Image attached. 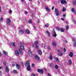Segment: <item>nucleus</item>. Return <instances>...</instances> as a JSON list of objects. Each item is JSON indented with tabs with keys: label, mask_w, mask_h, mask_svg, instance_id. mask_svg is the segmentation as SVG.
Masks as SVG:
<instances>
[{
	"label": "nucleus",
	"mask_w": 76,
	"mask_h": 76,
	"mask_svg": "<svg viewBox=\"0 0 76 76\" xmlns=\"http://www.w3.org/2000/svg\"><path fill=\"white\" fill-rule=\"evenodd\" d=\"M10 22H11V21H10V19L7 18V23L8 26H9V25H10Z\"/></svg>",
	"instance_id": "1"
},
{
	"label": "nucleus",
	"mask_w": 76,
	"mask_h": 76,
	"mask_svg": "<svg viewBox=\"0 0 76 76\" xmlns=\"http://www.w3.org/2000/svg\"><path fill=\"white\" fill-rule=\"evenodd\" d=\"M55 12L56 13V16H59V15H60V14H59V13H59V11L56 8L55 9Z\"/></svg>",
	"instance_id": "2"
},
{
	"label": "nucleus",
	"mask_w": 76,
	"mask_h": 76,
	"mask_svg": "<svg viewBox=\"0 0 76 76\" xmlns=\"http://www.w3.org/2000/svg\"><path fill=\"white\" fill-rule=\"evenodd\" d=\"M61 4H67V2H66V1L65 0H61Z\"/></svg>",
	"instance_id": "3"
},
{
	"label": "nucleus",
	"mask_w": 76,
	"mask_h": 76,
	"mask_svg": "<svg viewBox=\"0 0 76 76\" xmlns=\"http://www.w3.org/2000/svg\"><path fill=\"white\" fill-rule=\"evenodd\" d=\"M26 69L28 71L31 70V66L30 65H28V66L26 68Z\"/></svg>",
	"instance_id": "4"
},
{
	"label": "nucleus",
	"mask_w": 76,
	"mask_h": 76,
	"mask_svg": "<svg viewBox=\"0 0 76 76\" xmlns=\"http://www.w3.org/2000/svg\"><path fill=\"white\" fill-rule=\"evenodd\" d=\"M37 71L38 72H39V73H41L42 74L43 73V70L42 69H37Z\"/></svg>",
	"instance_id": "5"
},
{
	"label": "nucleus",
	"mask_w": 76,
	"mask_h": 76,
	"mask_svg": "<svg viewBox=\"0 0 76 76\" xmlns=\"http://www.w3.org/2000/svg\"><path fill=\"white\" fill-rule=\"evenodd\" d=\"M53 36L54 37H56V36H57V34H56V32H55V31L54 30H53Z\"/></svg>",
	"instance_id": "6"
},
{
	"label": "nucleus",
	"mask_w": 76,
	"mask_h": 76,
	"mask_svg": "<svg viewBox=\"0 0 76 76\" xmlns=\"http://www.w3.org/2000/svg\"><path fill=\"white\" fill-rule=\"evenodd\" d=\"M28 54L29 56L31 57L32 56V52L31 51V50H28Z\"/></svg>",
	"instance_id": "7"
},
{
	"label": "nucleus",
	"mask_w": 76,
	"mask_h": 76,
	"mask_svg": "<svg viewBox=\"0 0 76 76\" xmlns=\"http://www.w3.org/2000/svg\"><path fill=\"white\" fill-rule=\"evenodd\" d=\"M15 56H18L19 52L18 51L16 50L15 51Z\"/></svg>",
	"instance_id": "8"
},
{
	"label": "nucleus",
	"mask_w": 76,
	"mask_h": 76,
	"mask_svg": "<svg viewBox=\"0 0 76 76\" xmlns=\"http://www.w3.org/2000/svg\"><path fill=\"white\" fill-rule=\"evenodd\" d=\"M16 66L17 69H20V65L19 64H16Z\"/></svg>",
	"instance_id": "9"
},
{
	"label": "nucleus",
	"mask_w": 76,
	"mask_h": 76,
	"mask_svg": "<svg viewBox=\"0 0 76 76\" xmlns=\"http://www.w3.org/2000/svg\"><path fill=\"white\" fill-rule=\"evenodd\" d=\"M35 58L36 60H39V57L37 55L35 56Z\"/></svg>",
	"instance_id": "10"
},
{
	"label": "nucleus",
	"mask_w": 76,
	"mask_h": 76,
	"mask_svg": "<svg viewBox=\"0 0 76 76\" xmlns=\"http://www.w3.org/2000/svg\"><path fill=\"white\" fill-rule=\"evenodd\" d=\"M38 54L39 55H42V52H41V50H39L38 51Z\"/></svg>",
	"instance_id": "11"
},
{
	"label": "nucleus",
	"mask_w": 76,
	"mask_h": 76,
	"mask_svg": "<svg viewBox=\"0 0 76 76\" xmlns=\"http://www.w3.org/2000/svg\"><path fill=\"white\" fill-rule=\"evenodd\" d=\"M24 33V31L23 30H19V33L21 34H23Z\"/></svg>",
	"instance_id": "12"
},
{
	"label": "nucleus",
	"mask_w": 76,
	"mask_h": 76,
	"mask_svg": "<svg viewBox=\"0 0 76 76\" xmlns=\"http://www.w3.org/2000/svg\"><path fill=\"white\" fill-rule=\"evenodd\" d=\"M73 53L72 52H71L69 53V56H70V57H73Z\"/></svg>",
	"instance_id": "13"
},
{
	"label": "nucleus",
	"mask_w": 76,
	"mask_h": 76,
	"mask_svg": "<svg viewBox=\"0 0 76 76\" xmlns=\"http://www.w3.org/2000/svg\"><path fill=\"white\" fill-rule=\"evenodd\" d=\"M9 68L7 67H6L5 68V72H9Z\"/></svg>",
	"instance_id": "14"
},
{
	"label": "nucleus",
	"mask_w": 76,
	"mask_h": 76,
	"mask_svg": "<svg viewBox=\"0 0 76 76\" xmlns=\"http://www.w3.org/2000/svg\"><path fill=\"white\" fill-rule=\"evenodd\" d=\"M30 63V62H29V61H27L26 63V66H28V65H29Z\"/></svg>",
	"instance_id": "15"
},
{
	"label": "nucleus",
	"mask_w": 76,
	"mask_h": 76,
	"mask_svg": "<svg viewBox=\"0 0 76 76\" xmlns=\"http://www.w3.org/2000/svg\"><path fill=\"white\" fill-rule=\"evenodd\" d=\"M52 45H53L54 47H56V43L54 42H52Z\"/></svg>",
	"instance_id": "16"
},
{
	"label": "nucleus",
	"mask_w": 76,
	"mask_h": 76,
	"mask_svg": "<svg viewBox=\"0 0 76 76\" xmlns=\"http://www.w3.org/2000/svg\"><path fill=\"white\" fill-rule=\"evenodd\" d=\"M45 9H46V10H47V11H50V9H49L47 7H45Z\"/></svg>",
	"instance_id": "17"
},
{
	"label": "nucleus",
	"mask_w": 76,
	"mask_h": 76,
	"mask_svg": "<svg viewBox=\"0 0 76 76\" xmlns=\"http://www.w3.org/2000/svg\"><path fill=\"white\" fill-rule=\"evenodd\" d=\"M26 32L28 34H29V31L28 29H27L26 31Z\"/></svg>",
	"instance_id": "18"
},
{
	"label": "nucleus",
	"mask_w": 76,
	"mask_h": 76,
	"mask_svg": "<svg viewBox=\"0 0 76 76\" xmlns=\"http://www.w3.org/2000/svg\"><path fill=\"white\" fill-rule=\"evenodd\" d=\"M20 48L22 50H24V48L23 46L21 45L20 46Z\"/></svg>",
	"instance_id": "19"
},
{
	"label": "nucleus",
	"mask_w": 76,
	"mask_h": 76,
	"mask_svg": "<svg viewBox=\"0 0 76 76\" xmlns=\"http://www.w3.org/2000/svg\"><path fill=\"white\" fill-rule=\"evenodd\" d=\"M49 25H50V24L49 23H48L47 24H46L45 25V27H46V28H48L49 26Z\"/></svg>",
	"instance_id": "20"
},
{
	"label": "nucleus",
	"mask_w": 76,
	"mask_h": 76,
	"mask_svg": "<svg viewBox=\"0 0 76 76\" xmlns=\"http://www.w3.org/2000/svg\"><path fill=\"white\" fill-rule=\"evenodd\" d=\"M68 62L69 63V64H72V61H71V60H69Z\"/></svg>",
	"instance_id": "21"
},
{
	"label": "nucleus",
	"mask_w": 76,
	"mask_h": 76,
	"mask_svg": "<svg viewBox=\"0 0 76 76\" xmlns=\"http://www.w3.org/2000/svg\"><path fill=\"white\" fill-rule=\"evenodd\" d=\"M3 64L4 66L6 67V61H4Z\"/></svg>",
	"instance_id": "22"
},
{
	"label": "nucleus",
	"mask_w": 76,
	"mask_h": 76,
	"mask_svg": "<svg viewBox=\"0 0 76 76\" xmlns=\"http://www.w3.org/2000/svg\"><path fill=\"white\" fill-rule=\"evenodd\" d=\"M13 72L14 73H18V72L17 71H16V70H14L13 71Z\"/></svg>",
	"instance_id": "23"
},
{
	"label": "nucleus",
	"mask_w": 76,
	"mask_h": 76,
	"mask_svg": "<svg viewBox=\"0 0 76 76\" xmlns=\"http://www.w3.org/2000/svg\"><path fill=\"white\" fill-rule=\"evenodd\" d=\"M66 8L64 7H63V9H62V12H64L66 11Z\"/></svg>",
	"instance_id": "24"
},
{
	"label": "nucleus",
	"mask_w": 76,
	"mask_h": 76,
	"mask_svg": "<svg viewBox=\"0 0 76 76\" xmlns=\"http://www.w3.org/2000/svg\"><path fill=\"white\" fill-rule=\"evenodd\" d=\"M60 30L61 32H64V30L62 28H60Z\"/></svg>",
	"instance_id": "25"
},
{
	"label": "nucleus",
	"mask_w": 76,
	"mask_h": 76,
	"mask_svg": "<svg viewBox=\"0 0 76 76\" xmlns=\"http://www.w3.org/2000/svg\"><path fill=\"white\" fill-rule=\"evenodd\" d=\"M49 59H50V60H52V59H53V56H50Z\"/></svg>",
	"instance_id": "26"
},
{
	"label": "nucleus",
	"mask_w": 76,
	"mask_h": 76,
	"mask_svg": "<svg viewBox=\"0 0 76 76\" xmlns=\"http://www.w3.org/2000/svg\"><path fill=\"white\" fill-rule=\"evenodd\" d=\"M46 34H48V36L50 37V33H49V32H48V31H46Z\"/></svg>",
	"instance_id": "27"
},
{
	"label": "nucleus",
	"mask_w": 76,
	"mask_h": 76,
	"mask_svg": "<svg viewBox=\"0 0 76 76\" xmlns=\"http://www.w3.org/2000/svg\"><path fill=\"white\" fill-rule=\"evenodd\" d=\"M55 69H58V66L57 65H55Z\"/></svg>",
	"instance_id": "28"
},
{
	"label": "nucleus",
	"mask_w": 76,
	"mask_h": 76,
	"mask_svg": "<svg viewBox=\"0 0 76 76\" xmlns=\"http://www.w3.org/2000/svg\"><path fill=\"white\" fill-rule=\"evenodd\" d=\"M69 26L68 25H67L66 27V30H68L69 29Z\"/></svg>",
	"instance_id": "29"
},
{
	"label": "nucleus",
	"mask_w": 76,
	"mask_h": 76,
	"mask_svg": "<svg viewBox=\"0 0 76 76\" xmlns=\"http://www.w3.org/2000/svg\"><path fill=\"white\" fill-rule=\"evenodd\" d=\"M58 55H59V56H63V53H58Z\"/></svg>",
	"instance_id": "30"
},
{
	"label": "nucleus",
	"mask_w": 76,
	"mask_h": 76,
	"mask_svg": "<svg viewBox=\"0 0 76 76\" xmlns=\"http://www.w3.org/2000/svg\"><path fill=\"white\" fill-rule=\"evenodd\" d=\"M50 67H53V63H51L50 64Z\"/></svg>",
	"instance_id": "31"
},
{
	"label": "nucleus",
	"mask_w": 76,
	"mask_h": 76,
	"mask_svg": "<svg viewBox=\"0 0 76 76\" xmlns=\"http://www.w3.org/2000/svg\"><path fill=\"white\" fill-rule=\"evenodd\" d=\"M56 29L57 31H60V28H59L58 27H56Z\"/></svg>",
	"instance_id": "32"
},
{
	"label": "nucleus",
	"mask_w": 76,
	"mask_h": 76,
	"mask_svg": "<svg viewBox=\"0 0 76 76\" xmlns=\"http://www.w3.org/2000/svg\"><path fill=\"white\" fill-rule=\"evenodd\" d=\"M76 42H74L73 45L74 47H75L76 46Z\"/></svg>",
	"instance_id": "33"
},
{
	"label": "nucleus",
	"mask_w": 76,
	"mask_h": 76,
	"mask_svg": "<svg viewBox=\"0 0 76 76\" xmlns=\"http://www.w3.org/2000/svg\"><path fill=\"white\" fill-rule=\"evenodd\" d=\"M72 12H75V9L72 8Z\"/></svg>",
	"instance_id": "34"
},
{
	"label": "nucleus",
	"mask_w": 76,
	"mask_h": 76,
	"mask_svg": "<svg viewBox=\"0 0 76 76\" xmlns=\"http://www.w3.org/2000/svg\"><path fill=\"white\" fill-rule=\"evenodd\" d=\"M38 42L37 41H36L35 42V44H38Z\"/></svg>",
	"instance_id": "35"
},
{
	"label": "nucleus",
	"mask_w": 76,
	"mask_h": 76,
	"mask_svg": "<svg viewBox=\"0 0 76 76\" xmlns=\"http://www.w3.org/2000/svg\"><path fill=\"white\" fill-rule=\"evenodd\" d=\"M20 44L22 46H23V45H24V44L22 42H21L20 43Z\"/></svg>",
	"instance_id": "36"
},
{
	"label": "nucleus",
	"mask_w": 76,
	"mask_h": 76,
	"mask_svg": "<svg viewBox=\"0 0 76 76\" xmlns=\"http://www.w3.org/2000/svg\"><path fill=\"white\" fill-rule=\"evenodd\" d=\"M56 60L57 61H58V62H59V60H58V59L57 58H56Z\"/></svg>",
	"instance_id": "37"
},
{
	"label": "nucleus",
	"mask_w": 76,
	"mask_h": 76,
	"mask_svg": "<svg viewBox=\"0 0 76 76\" xmlns=\"http://www.w3.org/2000/svg\"><path fill=\"white\" fill-rule=\"evenodd\" d=\"M13 46H14V47H15V46L16 45L15 44V42H14L12 44Z\"/></svg>",
	"instance_id": "38"
},
{
	"label": "nucleus",
	"mask_w": 76,
	"mask_h": 76,
	"mask_svg": "<svg viewBox=\"0 0 76 76\" xmlns=\"http://www.w3.org/2000/svg\"><path fill=\"white\" fill-rule=\"evenodd\" d=\"M3 53L4 55H6V52L4 50L3 51Z\"/></svg>",
	"instance_id": "39"
},
{
	"label": "nucleus",
	"mask_w": 76,
	"mask_h": 76,
	"mask_svg": "<svg viewBox=\"0 0 76 76\" xmlns=\"http://www.w3.org/2000/svg\"><path fill=\"white\" fill-rule=\"evenodd\" d=\"M28 23H32V21L31 20H29L28 21Z\"/></svg>",
	"instance_id": "40"
},
{
	"label": "nucleus",
	"mask_w": 76,
	"mask_h": 76,
	"mask_svg": "<svg viewBox=\"0 0 76 76\" xmlns=\"http://www.w3.org/2000/svg\"><path fill=\"white\" fill-rule=\"evenodd\" d=\"M72 41H73V42H75V41H76V39H75V38H73Z\"/></svg>",
	"instance_id": "41"
},
{
	"label": "nucleus",
	"mask_w": 76,
	"mask_h": 76,
	"mask_svg": "<svg viewBox=\"0 0 76 76\" xmlns=\"http://www.w3.org/2000/svg\"><path fill=\"white\" fill-rule=\"evenodd\" d=\"M0 20L1 21H3V18H1L0 19Z\"/></svg>",
	"instance_id": "42"
},
{
	"label": "nucleus",
	"mask_w": 76,
	"mask_h": 76,
	"mask_svg": "<svg viewBox=\"0 0 76 76\" xmlns=\"http://www.w3.org/2000/svg\"><path fill=\"white\" fill-rule=\"evenodd\" d=\"M20 53L21 54H22L23 53H22V50H20Z\"/></svg>",
	"instance_id": "43"
},
{
	"label": "nucleus",
	"mask_w": 76,
	"mask_h": 76,
	"mask_svg": "<svg viewBox=\"0 0 76 76\" xmlns=\"http://www.w3.org/2000/svg\"><path fill=\"white\" fill-rule=\"evenodd\" d=\"M76 4V1H75L73 2V4H74V5H75V4Z\"/></svg>",
	"instance_id": "44"
},
{
	"label": "nucleus",
	"mask_w": 76,
	"mask_h": 76,
	"mask_svg": "<svg viewBox=\"0 0 76 76\" xmlns=\"http://www.w3.org/2000/svg\"><path fill=\"white\" fill-rule=\"evenodd\" d=\"M35 47L36 48H37V49H38V45H36Z\"/></svg>",
	"instance_id": "45"
},
{
	"label": "nucleus",
	"mask_w": 76,
	"mask_h": 76,
	"mask_svg": "<svg viewBox=\"0 0 76 76\" xmlns=\"http://www.w3.org/2000/svg\"><path fill=\"white\" fill-rule=\"evenodd\" d=\"M63 51H64V52H65L66 51V49L65 48H64Z\"/></svg>",
	"instance_id": "46"
},
{
	"label": "nucleus",
	"mask_w": 76,
	"mask_h": 76,
	"mask_svg": "<svg viewBox=\"0 0 76 76\" xmlns=\"http://www.w3.org/2000/svg\"><path fill=\"white\" fill-rule=\"evenodd\" d=\"M12 11L11 10H10L9 11V13H12Z\"/></svg>",
	"instance_id": "47"
},
{
	"label": "nucleus",
	"mask_w": 76,
	"mask_h": 76,
	"mask_svg": "<svg viewBox=\"0 0 76 76\" xmlns=\"http://www.w3.org/2000/svg\"><path fill=\"white\" fill-rule=\"evenodd\" d=\"M65 23H66V24H68L69 23V22H67V21H65Z\"/></svg>",
	"instance_id": "48"
},
{
	"label": "nucleus",
	"mask_w": 76,
	"mask_h": 76,
	"mask_svg": "<svg viewBox=\"0 0 76 76\" xmlns=\"http://www.w3.org/2000/svg\"><path fill=\"white\" fill-rule=\"evenodd\" d=\"M12 67H15V65L14 64H12Z\"/></svg>",
	"instance_id": "49"
},
{
	"label": "nucleus",
	"mask_w": 76,
	"mask_h": 76,
	"mask_svg": "<svg viewBox=\"0 0 76 76\" xmlns=\"http://www.w3.org/2000/svg\"><path fill=\"white\" fill-rule=\"evenodd\" d=\"M31 76H35V75L34 74H32Z\"/></svg>",
	"instance_id": "50"
},
{
	"label": "nucleus",
	"mask_w": 76,
	"mask_h": 76,
	"mask_svg": "<svg viewBox=\"0 0 76 76\" xmlns=\"http://www.w3.org/2000/svg\"><path fill=\"white\" fill-rule=\"evenodd\" d=\"M63 16L64 18H65V17L66 16V14H64L63 15Z\"/></svg>",
	"instance_id": "51"
},
{
	"label": "nucleus",
	"mask_w": 76,
	"mask_h": 76,
	"mask_svg": "<svg viewBox=\"0 0 76 76\" xmlns=\"http://www.w3.org/2000/svg\"><path fill=\"white\" fill-rule=\"evenodd\" d=\"M54 7H52V10H54Z\"/></svg>",
	"instance_id": "52"
},
{
	"label": "nucleus",
	"mask_w": 76,
	"mask_h": 76,
	"mask_svg": "<svg viewBox=\"0 0 76 76\" xmlns=\"http://www.w3.org/2000/svg\"><path fill=\"white\" fill-rule=\"evenodd\" d=\"M61 19L62 20H64V18H61Z\"/></svg>",
	"instance_id": "53"
},
{
	"label": "nucleus",
	"mask_w": 76,
	"mask_h": 76,
	"mask_svg": "<svg viewBox=\"0 0 76 76\" xmlns=\"http://www.w3.org/2000/svg\"><path fill=\"white\" fill-rule=\"evenodd\" d=\"M2 74V72H1V71H0V75H1Z\"/></svg>",
	"instance_id": "54"
},
{
	"label": "nucleus",
	"mask_w": 76,
	"mask_h": 76,
	"mask_svg": "<svg viewBox=\"0 0 76 76\" xmlns=\"http://www.w3.org/2000/svg\"><path fill=\"white\" fill-rule=\"evenodd\" d=\"M28 12H25V14H28Z\"/></svg>",
	"instance_id": "55"
},
{
	"label": "nucleus",
	"mask_w": 76,
	"mask_h": 76,
	"mask_svg": "<svg viewBox=\"0 0 76 76\" xmlns=\"http://www.w3.org/2000/svg\"><path fill=\"white\" fill-rule=\"evenodd\" d=\"M50 49L51 48H50V47L49 46H48V50H50Z\"/></svg>",
	"instance_id": "56"
},
{
	"label": "nucleus",
	"mask_w": 76,
	"mask_h": 76,
	"mask_svg": "<svg viewBox=\"0 0 76 76\" xmlns=\"http://www.w3.org/2000/svg\"><path fill=\"white\" fill-rule=\"evenodd\" d=\"M58 52L59 53H60L61 52L59 50H58Z\"/></svg>",
	"instance_id": "57"
},
{
	"label": "nucleus",
	"mask_w": 76,
	"mask_h": 76,
	"mask_svg": "<svg viewBox=\"0 0 76 76\" xmlns=\"http://www.w3.org/2000/svg\"><path fill=\"white\" fill-rule=\"evenodd\" d=\"M21 64H22L23 66H24V65H23V62H21Z\"/></svg>",
	"instance_id": "58"
},
{
	"label": "nucleus",
	"mask_w": 76,
	"mask_h": 76,
	"mask_svg": "<svg viewBox=\"0 0 76 76\" xmlns=\"http://www.w3.org/2000/svg\"><path fill=\"white\" fill-rule=\"evenodd\" d=\"M21 1H22V2H23V1H24L23 0H21Z\"/></svg>",
	"instance_id": "59"
},
{
	"label": "nucleus",
	"mask_w": 76,
	"mask_h": 76,
	"mask_svg": "<svg viewBox=\"0 0 76 76\" xmlns=\"http://www.w3.org/2000/svg\"><path fill=\"white\" fill-rule=\"evenodd\" d=\"M32 66H33V67H34V64H32Z\"/></svg>",
	"instance_id": "60"
},
{
	"label": "nucleus",
	"mask_w": 76,
	"mask_h": 76,
	"mask_svg": "<svg viewBox=\"0 0 76 76\" xmlns=\"http://www.w3.org/2000/svg\"><path fill=\"white\" fill-rule=\"evenodd\" d=\"M32 17H34V15L32 14Z\"/></svg>",
	"instance_id": "61"
},
{
	"label": "nucleus",
	"mask_w": 76,
	"mask_h": 76,
	"mask_svg": "<svg viewBox=\"0 0 76 76\" xmlns=\"http://www.w3.org/2000/svg\"><path fill=\"white\" fill-rule=\"evenodd\" d=\"M1 6H0V11H1Z\"/></svg>",
	"instance_id": "62"
},
{
	"label": "nucleus",
	"mask_w": 76,
	"mask_h": 76,
	"mask_svg": "<svg viewBox=\"0 0 76 76\" xmlns=\"http://www.w3.org/2000/svg\"><path fill=\"white\" fill-rule=\"evenodd\" d=\"M2 69V67H1V66H0V69Z\"/></svg>",
	"instance_id": "63"
},
{
	"label": "nucleus",
	"mask_w": 76,
	"mask_h": 76,
	"mask_svg": "<svg viewBox=\"0 0 76 76\" xmlns=\"http://www.w3.org/2000/svg\"><path fill=\"white\" fill-rule=\"evenodd\" d=\"M34 26V28H35H35H36V27H35V26Z\"/></svg>",
	"instance_id": "64"
}]
</instances>
